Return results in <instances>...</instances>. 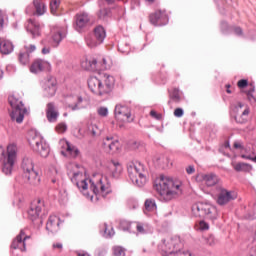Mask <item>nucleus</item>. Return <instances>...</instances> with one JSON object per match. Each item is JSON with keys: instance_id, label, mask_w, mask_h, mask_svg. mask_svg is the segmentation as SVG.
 <instances>
[{"instance_id": "0e129e2a", "label": "nucleus", "mask_w": 256, "mask_h": 256, "mask_svg": "<svg viewBox=\"0 0 256 256\" xmlns=\"http://www.w3.org/2000/svg\"><path fill=\"white\" fill-rule=\"evenodd\" d=\"M226 93H228L229 95H231L233 92L231 91V84H226Z\"/></svg>"}, {"instance_id": "4468645a", "label": "nucleus", "mask_w": 256, "mask_h": 256, "mask_svg": "<svg viewBox=\"0 0 256 256\" xmlns=\"http://www.w3.org/2000/svg\"><path fill=\"white\" fill-rule=\"evenodd\" d=\"M74 27L76 31H81V29H85L89 25V22L91 21V18L89 17V14L86 12H80L77 13L74 17Z\"/></svg>"}, {"instance_id": "de8ad7c7", "label": "nucleus", "mask_w": 256, "mask_h": 256, "mask_svg": "<svg viewBox=\"0 0 256 256\" xmlns=\"http://www.w3.org/2000/svg\"><path fill=\"white\" fill-rule=\"evenodd\" d=\"M104 235L105 237H113V235H115V230L113 228H110L109 230L107 224H104Z\"/></svg>"}, {"instance_id": "c9c22d12", "label": "nucleus", "mask_w": 256, "mask_h": 256, "mask_svg": "<svg viewBox=\"0 0 256 256\" xmlns=\"http://www.w3.org/2000/svg\"><path fill=\"white\" fill-rule=\"evenodd\" d=\"M249 87L250 88L248 91H241V93H245L249 101H255V96L253 95V93H255V85H253V83H250Z\"/></svg>"}, {"instance_id": "c03bdc74", "label": "nucleus", "mask_w": 256, "mask_h": 256, "mask_svg": "<svg viewBox=\"0 0 256 256\" xmlns=\"http://www.w3.org/2000/svg\"><path fill=\"white\" fill-rule=\"evenodd\" d=\"M220 29L222 33H231V26H229V23L225 21L221 22Z\"/></svg>"}, {"instance_id": "58836bf2", "label": "nucleus", "mask_w": 256, "mask_h": 256, "mask_svg": "<svg viewBox=\"0 0 256 256\" xmlns=\"http://www.w3.org/2000/svg\"><path fill=\"white\" fill-rule=\"evenodd\" d=\"M80 103H83V97L79 96L77 98V102L75 104H68V109H71V111H78Z\"/></svg>"}, {"instance_id": "bb28decb", "label": "nucleus", "mask_w": 256, "mask_h": 256, "mask_svg": "<svg viewBox=\"0 0 256 256\" xmlns=\"http://www.w3.org/2000/svg\"><path fill=\"white\" fill-rule=\"evenodd\" d=\"M234 169L238 172H244V173H249V171H251V169H253V166H251L250 164H247L245 162H239L237 164H232Z\"/></svg>"}, {"instance_id": "dca6fc26", "label": "nucleus", "mask_w": 256, "mask_h": 256, "mask_svg": "<svg viewBox=\"0 0 256 256\" xmlns=\"http://www.w3.org/2000/svg\"><path fill=\"white\" fill-rule=\"evenodd\" d=\"M88 87L94 95H104L103 92V83L97 77L92 76L88 79Z\"/></svg>"}, {"instance_id": "79ce46f5", "label": "nucleus", "mask_w": 256, "mask_h": 256, "mask_svg": "<svg viewBox=\"0 0 256 256\" xmlns=\"http://www.w3.org/2000/svg\"><path fill=\"white\" fill-rule=\"evenodd\" d=\"M28 31L31 33L33 38L39 37V35H41V30L37 25L33 26V28L28 29Z\"/></svg>"}, {"instance_id": "052dcab7", "label": "nucleus", "mask_w": 256, "mask_h": 256, "mask_svg": "<svg viewBox=\"0 0 256 256\" xmlns=\"http://www.w3.org/2000/svg\"><path fill=\"white\" fill-rule=\"evenodd\" d=\"M5 23V18L3 17V13L0 12V31L3 29V25Z\"/></svg>"}, {"instance_id": "c756f323", "label": "nucleus", "mask_w": 256, "mask_h": 256, "mask_svg": "<svg viewBox=\"0 0 256 256\" xmlns=\"http://www.w3.org/2000/svg\"><path fill=\"white\" fill-rule=\"evenodd\" d=\"M33 5L36 9L37 15H44L45 11H47L45 3L41 2V0H34Z\"/></svg>"}, {"instance_id": "5701e85b", "label": "nucleus", "mask_w": 256, "mask_h": 256, "mask_svg": "<svg viewBox=\"0 0 256 256\" xmlns=\"http://www.w3.org/2000/svg\"><path fill=\"white\" fill-rule=\"evenodd\" d=\"M81 175V177L83 176V174L81 172H75L71 178L72 183H75L76 187L80 190V191H87L88 189V184H87V180H81L80 182L77 181V177H79Z\"/></svg>"}, {"instance_id": "2eb2a0df", "label": "nucleus", "mask_w": 256, "mask_h": 256, "mask_svg": "<svg viewBox=\"0 0 256 256\" xmlns=\"http://www.w3.org/2000/svg\"><path fill=\"white\" fill-rule=\"evenodd\" d=\"M102 147L106 153H115L119 151V140L114 139L113 136H107L102 142Z\"/></svg>"}, {"instance_id": "49530a36", "label": "nucleus", "mask_w": 256, "mask_h": 256, "mask_svg": "<svg viewBox=\"0 0 256 256\" xmlns=\"http://www.w3.org/2000/svg\"><path fill=\"white\" fill-rule=\"evenodd\" d=\"M237 87L239 89H245V87H249V80L248 79H241L237 82Z\"/></svg>"}, {"instance_id": "ea45409f", "label": "nucleus", "mask_w": 256, "mask_h": 256, "mask_svg": "<svg viewBox=\"0 0 256 256\" xmlns=\"http://www.w3.org/2000/svg\"><path fill=\"white\" fill-rule=\"evenodd\" d=\"M113 256H125V248L121 246L113 247Z\"/></svg>"}, {"instance_id": "9d476101", "label": "nucleus", "mask_w": 256, "mask_h": 256, "mask_svg": "<svg viewBox=\"0 0 256 256\" xmlns=\"http://www.w3.org/2000/svg\"><path fill=\"white\" fill-rule=\"evenodd\" d=\"M149 21L154 27H163L169 23V15L165 10H156L149 15Z\"/></svg>"}, {"instance_id": "72a5a7b5", "label": "nucleus", "mask_w": 256, "mask_h": 256, "mask_svg": "<svg viewBox=\"0 0 256 256\" xmlns=\"http://www.w3.org/2000/svg\"><path fill=\"white\" fill-rule=\"evenodd\" d=\"M87 134L91 135V137H99L101 135V130L95 124H90L88 126Z\"/></svg>"}, {"instance_id": "7ed1b4c3", "label": "nucleus", "mask_w": 256, "mask_h": 256, "mask_svg": "<svg viewBox=\"0 0 256 256\" xmlns=\"http://www.w3.org/2000/svg\"><path fill=\"white\" fill-rule=\"evenodd\" d=\"M22 169V185H39L41 183V177L39 173L35 171V164H33V159L31 155L26 154L22 159L21 164Z\"/></svg>"}, {"instance_id": "473e14b6", "label": "nucleus", "mask_w": 256, "mask_h": 256, "mask_svg": "<svg viewBox=\"0 0 256 256\" xmlns=\"http://www.w3.org/2000/svg\"><path fill=\"white\" fill-rule=\"evenodd\" d=\"M18 60H19V63H21L23 66L29 65V62H30L29 53L24 52L23 50H21L18 54Z\"/></svg>"}, {"instance_id": "412c9836", "label": "nucleus", "mask_w": 256, "mask_h": 256, "mask_svg": "<svg viewBox=\"0 0 256 256\" xmlns=\"http://www.w3.org/2000/svg\"><path fill=\"white\" fill-rule=\"evenodd\" d=\"M46 67H51L49 62H46L41 59H36L33 61V63L30 66V72L31 73H41V71H45Z\"/></svg>"}, {"instance_id": "13d9d810", "label": "nucleus", "mask_w": 256, "mask_h": 256, "mask_svg": "<svg viewBox=\"0 0 256 256\" xmlns=\"http://www.w3.org/2000/svg\"><path fill=\"white\" fill-rule=\"evenodd\" d=\"M186 172L188 175H193V173H195V166L190 165L186 168Z\"/></svg>"}, {"instance_id": "423d86ee", "label": "nucleus", "mask_w": 256, "mask_h": 256, "mask_svg": "<svg viewBox=\"0 0 256 256\" xmlns=\"http://www.w3.org/2000/svg\"><path fill=\"white\" fill-rule=\"evenodd\" d=\"M29 145L32 147L33 151H36V153H39L42 157H49L51 149L49 148V144L45 142L43 136L36 134L29 139Z\"/></svg>"}, {"instance_id": "e2e57ef3", "label": "nucleus", "mask_w": 256, "mask_h": 256, "mask_svg": "<svg viewBox=\"0 0 256 256\" xmlns=\"http://www.w3.org/2000/svg\"><path fill=\"white\" fill-rule=\"evenodd\" d=\"M234 149H243V144L240 142H234Z\"/></svg>"}, {"instance_id": "c85d7f7f", "label": "nucleus", "mask_w": 256, "mask_h": 256, "mask_svg": "<svg viewBox=\"0 0 256 256\" xmlns=\"http://www.w3.org/2000/svg\"><path fill=\"white\" fill-rule=\"evenodd\" d=\"M249 113H250L249 108H246L242 112V115L235 116L234 119H235L236 123H238L239 125H245V123H247V121L249 119Z\"/></svg>"}, {"instance_id": "1a4fd4ad", "label": "nucleus", "mask_w": 256, "mask_h": 256, "mask_svg": "<svg viewBox=\"0 0 256 256\" xmlns=\"http://www.w3.org/2000/svg\"><path fill=\"white\" fill-rule=\"evenodd\" d=\"M105 37H107V32L105 28L101 25H98L93 30V37L86 40L88 47L91 49L95 47H99L105 41Z\"/></svg>"}, {"instance_id": "4d7b16f0", "label": "nucleus", "mask_w": 256, "mask_h": 256, "mask_svg": "<svg viewBox=\"0 0 256 256\" xmlns=\"http://www.w3.org/2000/svg\"><path fill=\"white\" fill-rule=\"evenodd\" d=\"M162 163H166V164H162L161 167L163 169H167V167H169V158L168 157H163L162 158Z\"/></svg>"}, {"instance_id": "0eeeda50", "label": "nucleus", "mask_w": 256, "mask_h": 256, "mask_svg": "<svg viewBox=\"0 0 256 256\" xmlns=\"http://www.w3.org/2000/svg\"><path fill=\"white\" fill-rule=\"evenodd\" d=\"M216 203L220 205V207H225V205H229L231 201H235L237 199V193L233 190H227L225 187L218 185L216 186Z\"/></svg>"}, {"instance_id": "b1692460", "label": "nucleus", "mask_w": 256, "mask_h": 256, "mask_svg": "<svg viewBox=\"0 0 256 256\" xmlns=\"http://www.w3.org/2000/svg\"><path fill=\"white\" fill-rule=\"evenodd\" d=\"M203 181L207 187H214V185H218L221 179H219V176H217L215 173H209L203 176Z\"/></svg>"}, {"instance_id": "f257e3e1", "label": "nucleus", "mask_w": 256, "mask_h": 256, "mask_svg": "<svg viewBox=\"0 0 256 256\" xmlns=\"http://www.w3.org/2000/svg\"><path fill=\"white\" fill-rule=\"evenodd\" d=\"M154 189H156L160 201L169 203L173 199H177L183 193L181 190V182H175L173 179L161 175L154 181Z\"/></svg>"}, {"instance_id": "393cba45", "label": "nucleus", "mask_w": 256, "mask_h": 256, "mask_svg": "<svg viewBox=\"0 0 256 256\" xmlns=\"http://www.w3.org/2000/svg\"><path fill=\"white\" fill-rule=\"evenodd\" d=\"M113 87H115V78L113 76H107L104 85H102V92H104V95H107V93H111Z\"/></svg>"}, {"instance_id": "2f4dec72", "label": "nucleus", "mask_w": 256, "mask_h": 256, "mask_svg": "<svg viewBox=\"0 0 256 256\" xmlns=\"http://www.w3.org/2000/svg\"><path fill=\"white\" fill-rule=\"evenodd\" d=\"M63 39H65V36L63 35V33H61V31H57L56 33H54L52 35V47H59Z\"/></svg>"}, {"instance_id": "6e6d98bb", "label": "nucleus", "mask_w": 256, "mask_h": 256, "mask_svg": "<svg viewBox=\"0 0 256 256\" xmlns=\"http://www.w3.org/2000/svg\"><path fill=\"white\" fill-rule=\"evenodd\" d=\"M136 230L138 233L145 234V228L142 226L141 223L136 224Z\"/></svg>"}, {"instance_id": "f8f14e48", "label": "nucleus", "mask_w": 256, "mask_h": 256, "mask_svg": "<svg viewBox=\"0 0 256 256\" xmlns=\"http://www.w3.org/2000/svg\"><path fill=\"white\" fill-rule=\"evenodd\" d=\"M90 189L94 195H99V193H101L102 197H107V195L112 192L111 183L107 182L104 184L102 179L99 180L97 185L90 180Z\"/></svg>"}, {"instance_id": "39448f33", "label": "nucleus", "mask_w": 256, "mask_h": 256, "mask_svg": "<svg viewBox=\"0 0 256 256\" xmlns=\"http://www.w3.org/2000/svg\"><path fill=\"white\" fill-rule=\"evenodd\" d=\"M127 171L132 183H136L138 187H143L147 182V178L145 177V174H143L145 173V168L140 162L129 164Z\"/></svg>"}, {"instance_id": "09e8293b", "label": "nucleus", "mask_w": 256, "mask_h": 256, "mask_svg": "<svg viewBox=\"0 0 256 256\" xmlns=\"http://www.w3.org/2000/svg\"><path fill=\"white\" fill-rule=\"evenodd\" d=\"M150 116H152L153 119H156V121H161V119H163V114L157 113L155 110L150 111Z\"/></svg>"}, {"instance_id": "a19ab883", "label": "nucleus", "mask_w": 256, "mask_h": 256, "mask_svg": "<svg viewBox=\"0 0 256 256\" xmlns=\"http://www.w3.org/2000/svg\"><path fill=\"white\" fill-rule=\"evenodd\" d=\"M120 229H122V231H131V222L127 220L120 221Z\"/></svg>"}, {"instance_id": "f3484780", "label": "nucleus", "mask_w": 256, "mask_h": 256, "mask_svg": "<svg viewBox=\"0 0 256 256\" xmlns=\"http://www.w3.org/2000/svg\"><path fill=\"white\" fill-rule=\"evenodd\" d=\"M46 117L49 123H56L59 118V110L54 102H50L46 105Z\"/></svg>"}, {"instance_id": "37998d69", "label": "nucleus", "mask_w": 256, "mask_h": 256, "mask_svg": "<svg viewBox=\"0 0 256 256\" xmlns=\"http://www.w3.org/2000/svg\"><path fill=\"white\" fill-rule=\"evenodd\" d=\"M231 31L238 37H243V28L239 26H231Z\"/></svg>"}, {"instance_id": "bf43d9fd", "label": "nucleus", "mask_w": 256, "mask_h": 256, "mask_svg": "<svg viewBox=\"0 0 256 256\" xmlns=\"http://www.w3.org/2000/svg\"><path fill=\"white\" fill-rule=\"evenodd\" d=\"M49 53H51V48L49 47L42 48V55H49Z\"/></svg>"}, {"instance_id": "a211bd4d", "label": "nucleus", "mask_w": 256, "mask_h": 256, "mask_svg": "<svg viewBox=\"0 0 256 256\" xmlns=\"http://www.w3.org/2000/svg\"><path fill=\"white\" fill-rule=\"evenodd\" d=\"M57 93V80L50 76L46 82V86L44 88V94L46 97H55Z\"/></svg>"}, {"instance_id": "6ab92c4d", "label": "nucleus", "mask_w": 256, "mask_h": 256, "mask_svg": "<svg viewBox=\"0 0 256 256\" xmlns=\"http://www.w3.org/2000/svg\"><path fill=\"white\" fill-rule=\"evenodd\" d=\"M13 165H15V151H10L8 152L6 161H4L2 166V171L5 173V175H11Z\"/></svg>"}, {"instance_id": "774afa93", "label": "nucleus", "mask_w": 256, "mask_h": 256, "mask_svg": "<svg viewBox=\"0 0 256 256\" xmlns=\"http://www.w3.org/2000/svg\"><path fill=\"white\" fill-rule=\"evenodd\" d=\"M131 147H132L133 149H139V143H138V142H133V143L131 144Z\"/></svg>"}, {"instance_id": "20e7f679", "label": "nucleus", "mask_w": 256, "mask_h": 256, "mask_svg": "<svg viewBox=\"0 0 256 256\" xmlns=\"http://www.w3.org/2000/svg\"><path fill=\"white\" fill-rule=\"evenodd\" d=\"M8 103L12 107V112L10 113L11 120L16 121L18 124L23 123L25 113H27V108H25L23 101L12 95L8 97Z\"/></svg>"}, {"instance_id": "9b49d317", "label": "nucleus", "mask_w": 256, "mask_h": 256, "mask_svg": "<svg viewBox=\"0 0 256 256\" xmlns=\"http://www.w3.org/2000/svg\"><path fill=\"white\" fill-rule=\"evenodd\" d=\"M114 114L117 121H126L127 123H131V121H133V119H131V109H129V107H127L126 105H116L114 109Z\"/></svg>"}, {"instance_id": "5fc2aeb1", "label": "nucleus", "mask_w": 256, "mask_h": 256, "mask_svg": "<svg viewBox=\"0 0 256 256\" xmlns=\"http://www.w3.org/2000/svg\"><path fill=\"white\" fill-rule=\"evenodd\" d=\"M206 243H207V245H210V246L215 245V236H209V237L206 239Z\"/></svg>"}, {"instance_id": "603ef678", "label": "nucleus", "mask_w": 256, "mask_h": 256, "mask_svg": "<svg viewBox=\"0 0 256 256\" xmlns=\"http://www.w3.org/2000/svg\"><path fill=\"white\" fill-rule=\"evenodd\" d=\"M183 115H185V111L183 110V108H176L174 110V116L175 117L180 118V117H183Z\"/></svg>"}, {"instance_id": "a878e982", "label": "nucleus", "mask_w": 256, "mask_h": 256, "mask_svg": "<svg viewBox=\"0 0 256 256\" xmlns=\"http://www.w3.org/2000/svg\"><path fill=\"white\" fill-rule=\"evenodd\" d=\"M13 43H11V41L9 40H2L0 42V53H2V55H9L10 53H13Z\"/></svg>"}, {"instance_id": "cd10ccee", "label": "nucleus", "mask_w": 256, "mask_h": 256, "mask_svg": "<svg viewBox=\"0 0 256 256\" xmlns=\"http://www.w3.org/2000/svg\"><path fill=\"white\" fill-rule=\"evenodd\" d=\"M169 99L168 105H171V101H173V103H181L179 88H174L172 91H169Z\"/></svg>"}, {"instance_id": "e433bc0d", "label": "nucleus", "mask_w": 256, "mask_h": 256, "mask_svg": "<svg viewBox=\"0 0 256 256\" xmlns=\"http://www.w3.org/2000/svg\"><path fill=\"white\" fill-rule=\"evenodd\" d=\"M59 5H61V0H52L50 1V12L52 15L57 14V10L59 9Z\"/></svg>"}, {"instance_id": "4c0bfd02", "label": "nucleus", "mask_w": 256, "mask_h": 256, "mask_svg": "<svg viewBox=\"0 0 256 256\" xmlns=\"http://www.w3.org/2000/svg\"><path fill=\"white\" fill-rule=\"evenodd\" d=\"M98 19H107L111 15V10L108 8H102L98 11Z\"/></svg>"}, {"instance_id": "8fccbe9b", "label": "nucleus", "mask_w": 256, "mask_h": 256, "mask_svg": "<svg viewBox=\"0 0 256 256\" xmlns=\"http://www.w3.org/2000/svg\"><path fill=\"white\" fill-rule=\"evenodd\" d=\"M98 115H100V117H107V115H109V110L107 107H100L98 109Z\"/></svg>"}, {"instance_id": "f03ea898", "label": "nucleus", "mask_w": 256, "mask_h": 256, "mask_svg": "<svg viewBox=\"0 0 256 256\" xmlns=\"http://www.w3.org/2000/svg\"><path fill=\"white\" fill-rule=\"evenodd\" d=\"M192 215L196 219H200L199 227L201 231L209 230V223L207 221H215L219 217L217 208L209 203L198 202L192 206Z\"/></svg>"}, {"instance_id": "7c9ffc66", "label": "nucleus", "mask_w": 256, "mask_h": 256, "mask_svg": "<svg viewBox=\"0 0 256 256\" xmlns=\"http://www.w3.org/2000/svg\"><path fill=\"white\" fill-rule=\"evenodd\" d=\"M144 207L146 211L153 213V211H157V203H155V199L149 198L145 200Z\"/></svg>"}, {"instance_id": "a18cd8bd", "label": "nucleus", "mask_w": 256, "mask_h": 256, "mask_svg": "<svg viewBox=\"0 0 256 256\" xmlns=\"http://www.w3.org/2000/svg\"><path fill=\"white\" fill-rule=\"evenodd\" d=\"M36 49L37 47L34 44H30L29 46L25 45L22 51H24L25 53H28V55H31V53L36 51Z\"/></svg>"}, {"instance_id": "6e6552de", "label": "nucleus", "mask_w": 256, "mask_h": 256, "mask_svg": "<svg viewBox=\"0 0 256 256\" xmlns=\"http://www.w3.org/2000/svg\"><path fill=\"white\" fill-rule=\"evenodd\" d=\"M43 215H47L45 210V202L41 199L33 202L28 210V217L31 221H39L40 225H43Z\"/></svg>"}, {"instance_id": "338daca9", "label": "nucleus", "mask_w": 256, "mask_h": 256, "mask_svg": "<svg viewBox=\"0 0 256 256\" xmlns=\"http://www.w3.org/2000/svg\"><path fill=\"white\" fill-rule=\"evenodd\" d=\"M54 249H63V244L57 243L53 245Z\"/></svg>"}, {"instance_id": "aec40b11", "label": "nucleus", "mask_w": 256, "mask_h": 256, "mask_svg": "<svg viewBox=\"0 0 256 256\" xmlns=\"http://www.w3.org/2000/svg\"><path fill=\"white\" fill-rule=\"evenodd\" d=\"M61 223V219L57 216H50L48 222L46 224V230L48 233L55 235L59 231V225Z\"/></svg>"}, {"instance_id": "3c124183", "label": "nucleus", "mask_w": 256, "mask_h": 256, "mask_svg": "<svg viewBox=\"0 0 256 256\" xmlns=\"http://www.w3.org/2000/svg\"><path fill=\"white\" fill-rule=\"evenodd\" d=\"M89 65H90L92 71H98V69H99V62H97V59H92L89 62Z\"/></svg>"}, {"instance_id": "ddd939ff", "label": "nucleus", "mask_w": 256, "mask_h": 256, "mask_svg": "<svg viewBox=\"0 0 256 256\" xmlns=\"http://www.w3.org/2000/svg\"><path fill=\"white\" fill-rule=\"evenodd\" d=\"M27 239H31V236L27 235V233H25V230H21L19 235H17L16 238L13 240L11 244V249L27 251V244L25 243Z\"/></svg>"}, {"instance_id": "864d4df0", "label": "nucleus", "mask_w": 256, "mask_h": 256, "mask_svg": "<svg viewBox=\"0 0 256 256\" xmlns=\"http://www.w3.org/2000/svg\"><path fill=\"white\" fill-rule=\"evenodd\" d=\"M56 129L58 131H60L61 133H65V131H67V124L65 123H60L58 124V126L56 127Z\"/></svg>"}, {"instance_id": "680f3d73", "label": "nucleus", "mask_w": 256, "mask_h": 256, "mask_svg": "<svg viewBox=\"0 0 256 256\" xmlns=\"http://www.w3.org/2000/svg\"><path fill=\"white\" fill-rule=\"evenodd\" d=\"M5 159V149L0 146V161H3Z\"/></svg>"}, {"instance_id": "4be33fe9", "label": "nucleus", "mask_w": 256, "mask_h": 256, "mask_svg": "<svg viewBox=\"0 0 256 256\" xmlns=\"http://www.w3.org/2000/svg\"><path fill=\"white\" fill-rule=\"evenodd\" d=\"M109 169L114 179H119L121 173H123V166L119 161L111 160L109 163Z\"/></svg>"}, {"instance_id": "f704fd0d", "label": "nucleus", "mask_w": 256, "mask_h": 256, "mask_svg": "<svg viewBox=\"0 0 256 256\" xmlns=\"http://www.w3.org/2000/svg\"><path fill=\"white\" fill-rule=\"evenodd\" d=\"M66 151L73 157L74 159L79 157V148L76 146L71 145L69 142H67V148Z\"/></svg>"}, {"instance_id": "69168bd1", "label": "nucleus", "mask_w": 256, "mask_h": 256, "mask_svg": "<svg viewBox=\"0 0 256 256\" xmlns=\"http://www.w3.org/2000/svg\"><path fill=\"white\" fill-rule=\"evenodd\" d=\"M105 255H107V250H105V249L99 250L98 256H105Z\"/></svg>"}]
</instances>
